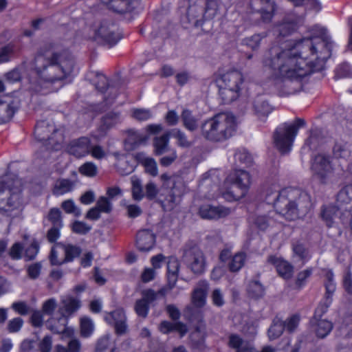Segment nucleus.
Instances as JSON below:
<instances>
[{"mask_svg":"<svg viewBox=\"0 0 352 352\" xmlns=\"http://www.w3.org/2000/svg\"><path fill=\"white\" fill-rule=\"evenodd\" d=\"M281 45L280 49L275 46L270 49L263 65L266 76L285 96L299 91L303 78L323 68L333 47L331 42L319 37L289 39Z\"/></svg>","mask_w":352,"mask_h":352,"instance_id":"1","label":"nucleus"},{"mask_svg":"<svg viewBox=\"0 0 352 352\" xmlns=\"http://www.w3.org/2000/svg\"><path fill=\"white\" fill-rule=\"evenodd\" d=\"M74 61L67 51L56 44L44 45L38 52L32 63L30 89L42 94L58 89L54 87L72 72Z\"/></svg>","mask_w":352,"mask_h":352,"instance_id":"2","label":"nucleus"},{"mask_svg":"<svg viewBox=\"0 0 352 352\" xmlns=\"http://www.w3.org/2000/svg\"><path fill=\"white\" fill-rule=\"evenodd\" d=\"M266 199L268 203L272 202L276 212H270L268 216L257 215L252 218L251 221L260 230H266L274 226L276 221L281 223L283 218L289 221L298 219V206H304L302 202L306 204L305 207L309 204V197L306 193L293 188L283 189L278 194L268 195Z\"/></svg>","mask_w":352,"mask_h":352,"instance_id":"3","label":"nucleus"},{"mask_svg":"<svg viewBox=\"0 0 352 352\" xmlns=\"http://www.w3.org/2000/svg\"><path fill=\"white\" fill-rule=\"evenodd\" d=\"M22 182L16 176L0 177V212L8 216L19 214L23 208Z\"/></svg>","mask_w":352,"mask_h":352,"instance_id":"4","label":"nucleus"},{"mask_svg":"<svg viewBox=\"0 0 352 352\" xmlns=\"http://www.w3.org/2000/svg\"><path fill=\"white\" fill-rule=\"evenodd\" d=\"M236 126L234 116L230 113H223L206 121L201 126V131L206 139L221 141L231 137Z\"/></svg>","mask_w":352,"mask_h":352,"instance_id":"5","label":"nucleus"},{"mask_svg":"<svg viewBox=\"0 0 352 352\" xmlns=\"http://www.w3.org/2000/svg\"><path fill=\"white\" fill-rule=\"evenodd\" d=\"M251 184V177L245 170L236 169L226 178L220 188L221 197L228 201H234L245 197Z\"/></svg>","mask_w":352,"mask_h":352,"instance_id":"6","label":"nucleus"},{"mask_svg":"<svg viewBox=\"0 0 352 352\" xmlns=\"http://www.w3.org/2000/svg\"><path fill=\"white\" fill-rule=\"evenodd\" d=\"M327 281L325 287L327 296L324 302H320L315 311V314L311 320V328L318 338L326 337L332 330V323L327 320L320 319L323 314L327 312L331 304V296L336 290V284L333 281V274L332 271L327 270L325 274Z\"/></svg>","mask_w":352,"mask_h":352,"instance_id":"7","label":"nucleus"},{"mask_svg":"<svg viewBox=\"0 0 352 352\" xmlns=\"http://www.w3.org/2000/svg\"><path fill=\"white\" fill-rule=\"evenodd\" d=\"M311 170L315 177L321 183L328 184L336 181L344 172V166H336L330 160V157L319 153L312 160Z\"/></svg>","mask_w":352,"mask_h":352,"instance_id":"8","label":"nucleus"},{"mask_svg":"<svg viewBox=\"0 0 352 352\" xmlns=\"http://www.w3.org/2000/svg\"><path fill=\"white\" fill-rule=\"evenodd\" d=\"M352 209V184L342 188L338 193L336 205L325 206L322 210V217L327 226H332L342 213Z\"/></svg>","mask_w":352,"mask_h":352,"instance_id":"9","label":"nucleus"},{"mask_svg":"<svg viewBox=\"0 0 352 352\" xmlns=\"http://www.w3.org/2000/svg\"><path fill=\"white\" fill-rule=\"evenodd\" d=\"M216 82L222 100L229 103L239 97L243 77L241 72L233 70L222 74Z\"/></svg>","mask_w":352,"mask_h":352,"instance_id":"10","label":"nucleus"},{"mask_svg":"<svg viewBox=\"0 0 352 352\" xmlns=\"http://www.w3.org/2000/svg\"><path fill=\"white\" fill-rule=\"evenodd\" d=\"M305 125V121L297 118L293 123H284L277 127L274 142L276 147L282 153L289 152L298 129Z\"/></svg>","mask_w":352,"mask_h":352,"instance_id":"11","label":"nucleus"},{"mask_svg":"<svg viewBox=\"0 0 352 352\" xmlns=\"http://www.w3.org/2000/svg\"><path fill=\"white\" fill-rule=\"evenodd\" d=\"M80 301L76 297L70 296H65L61 300V306L59 312L61 317L58 319V326L49 324V329L56 333H63L70 336L74 334V329L67 327V318L80 307Z\"/></svg>","mask_w":352,"mask_h":352,"instance_id":"12","label":"nucleus"},{"mask_svg":"<svg viewBox=\"0 0 352 352\" xmlns=\"http://www.w3.org/2000/svg\"><path fill=\"white\" fill-rule=\"evenodd\" d=\"M184 260L193 274L200 275L205 272L207 267L206 258L199 248L193 246L186 249Z\"/></svg>","mask_w":352,"mask_h":352,"instance_id":"13","label":"nucleus"},{"mask_svg":"<svg viewBox=\"0 0 352 352\" xmlns=\"http://www.w3.org/2000/svg\"><path fill=\"white\" fill-rule=\"evenodd\" d=\"M80 253V249L70 244L56 243L52 249L50 262L52 265H59L72 261Z\"/></svg>","mask_w":352,"mask_h":352,"instance_id":"14","label":"nucleus"},{"mask_svg":"<svg viewBox=\"0 0 352 352\" xmlns=\"http://www.w3.org/2000/svg\"><path fill=\"white\" fill-rule=\"evenodd\" d=\"M115 27L111 28L106 24H102L100 27H96L93 30L89 38L95 41L98 44L111 47L116 45L120 38L115 33Z\"/></svg>","mask_w":352,"mask_h":352,"instance_id":"15","label":"nucleus"},{"mask_svg":"<svg viewBox=\"0 0 352 352\" xmlns=\"http://www.w3.org/2000/svg\"><path fill=\"white\" fill-rule=\"evenodd\" d=\"M161 179L164 182L170 180L175 183L172 189L168 191L167 197L164 200L160 199V202L164 210H170L175 207L176 204L179 202L180 197L184 192L185 187L181 182L177 184L175 179L172 178L168 174H162L161 175Z\"/></svg>","mask_w":352,"mask_h":352,"instance_id":"16","label":"nucleus"},{"mask_svg":"<svg viewBox=\"0 0 352 352\" xmlns=\"http://www.w3.org/2000/svg\"><path fill=\"white\" fill-rule=\"evenodd\" d=\"M113 11L123 14L126 12H138L142 9L140 0H101Z\"/></svg>","mask_w":352,"mask_h":352,"instance_id":"17","label":"nucleus"},{"mask_svg":"<svg viewBox=\"0 0 352 352\" xmlns=\"http://www.w3.org/2000/svg\"><path fill=\"white\" fill-rule=\"evenodd\" d=\"M251 8L255 12L261 14L263 22H269L276 10L274 0H251Z\"/></svg>","mask_w":352,"mask_h":352,"instance_id":"18","label":"nucleus"},{"mask_svg":"<svg viewBox=\"0 0 352 352\" xmlns=\"http://www.w3.org/2000/svg\"><path fill=\"white\" fill-rule=\"evenodd\" d=\"M159 294L164 295V290L161 289L158 292H155L153 289L143 290L142 292V298L135 303V309L137 314L142 317H146L148 311V304L156 300Z\"/></svg>","mask_w":352,"mask_h":352,"instance_id":"19","label":"nucleus"},{"mask_svg":"<svg viewBox=\"0 0 352 352\" xmlns=\"http://www.w3.org/2000/svg\"><path fill=\"white\" fill-rule=\"evenodd\" d=\"M209 284L205 280H199L192 290L191 303L196 308H201L206 303Z\"/></svg>","mask_w":352,"mask_h":352,"instance_id":"20","label":"nucleus"},{"mask_svg":"<svg viewBox=\"0 0 352 352\" xmlns=\"http://www.w3.org/2000/svg\"><path fill=\"white\" fill-rule=\"evenodd\" d=\"M90 143V140L86 137L74 140L67 146V152L77 158L85 157L89 154Z\"/></svg>","mask_w":352,"mask_h":352,"instance_id":"21","label":"nucleus"},{"mask_svg":"<svg viewBox=\"0 0 352 352\" xmlns=\"http://www.w3.org/2000/svg\"><path fill=\"white\" fill-rule=\"evenodd\" d=\"M199 213L203 219H217L229 215L230 210L223 206H214L206 204L201 206Z\"/></svg>","mask_w":352,"mask_h":352,"instance_id":"22","label":"nucleus"},{"mask_svg":"<svg viewBox=\"0 0 352 352\" xmlns=\"http://www.w3.org/2000/svg\"><path fill=\"white\" fill-rule=\"evenodd\" d=\"M104 320L108 324L115 327L118 334H122L126 330V316L122 309H116L106 314Z\"/></svg>","mask_w":352,"mask_h":352,"instance_id":"23","label":"nucleus"},{"mask_svg":"<svg viewBox=\"0 0 352 352\" xmlns=\"http://www.w3.org/2000/svg\"><path fill=\"white\" fill-rule=\"evenodd\" d=\"M333 155L336 160H340V164L344 166V171L349 170L351 150L349 144L342 141H337L333 147Z\"/></svg>","mask_w":352,"mask_h":352,"instance_id":"24","label":"nucleus"},{"mask_svg":"<svg viewBox=\"0 0 352 352\" xmlns=\"http://www.w3.org/2000/svg\"><path fill=\"white\" fill-rule=\"evenodd\" d=\"M155 243V236L149 230L144 229L139 231L136 236V245L140 251L151 250Z\"/></svg>","mask_w":352,"mask_h":352,"instance_id":"25","label":"nucleus"},{"mask_svg":"<svg viewBox=\"0 0 352 352\" xmlns=\"http://www.w3.org/2000/svg\"><path fill=\"white\" fill-rule=\"evenodd\" d=\"M268 262L276 269L280 276L284 279H289L293 275V266L287 261L276 256H270Z\"/></svg>","mask_w":352,"mask_h":352,"instance_id":"26","label":"nucleus"},{"mask_svg":"<svg viewBox=\"0 0 352 352\" xmlns=\"http://www.w3.org/2000/svg\"><path fill=\"white\" fill-rule=\"evenodd\" d=\"M179 270V262L178 259L175 256L169 257L167 262V278L169 289H172L175 286L177 280Z\"/></svg>","mask_w":352,"mask_h":352,"instance_id":"27","label":"nucleus"},{"mask_svg":"<svg viewBox=\"0 0 352 352\" xmlns=\"http://www.w3.org/2000/svg\"><path fill=\"white\" fill-rule=\"evenodd\" d=\"M116 160V166L122 175H129L134 170V165L130 163L129 156L125 154L114 153Z\"/></svg>","mask_w":352,"mask_h":352,"instance_id":"28","label":"nucleus"},{"mask_svg":"<svg viewBox=\"0 0 352 352\" xmlns=\"http://www.w3.org/2000/svg\"><path fill=\"white\" fill-rule=\"evenodd\" d=\"M137 160L144 166L145 171L152 176H156L158 173L157 166L155 160L146 156L144 153H140L136 155Z\"/></svg>","mask_w":352,"mask_h":352,"instance_id":"29","label":"nucleus"},{"mask_svg":"<svg viewBox=\"0 0 352 352\" xmlns=\"http://www.w3.org/2000/svg\"><path fill=\"white\" fill-rule=\"evenodd\" d=\"M229 345L237 349L236 352H257L250 342H244L236 335L230 336Z\"/></svg>","mask_w":352,"mask_h":352,"instance_id":"30","label":"nucleus"},{"mask_svg":"<svg viewBox=\"0 0 352 352\" xmlns=\"http://www.w3.org/2000/svg\"><path fill=\"white\" fill-rule=\"evenodd\" d=\"M146 140V138L138 131L130 129L127 131V137L124 141L125 147L128 150H133Z\"/></svg>","mask_w":352,"mask_h":352,"instance_id":"31","label":"nucleus"},{"mask_svg":"<svg viewBox=\"0 0 352 352\" xmlns=\"http://www.w3.org/2000/svg\"><path fill=\"white\" fill-rule=\"evenodd\" d=\"M76 186V181L69 179H58L54 187V194L63 195L72 191Z\"/></svg>","mask_w":352,"mask_h":352,"instance_id":"32","label":"nucleus"},{"mask_svg":"<svg viewBox=\"0 0 352 352\" xmlns=\"http://www.w3.org/2000/svg\"><path fill=\"white\" fill-rule=\"evenodd\" d=\"M300 19L295 21H285L274 28V34L279 38V42L281 41L280 37H285L294 32L297 28V23Z\"/></svg>","mask_w":352,"mask_h":352,"instance_id":"33","label":"nucleus"},{"mask_svg":"<svg viewBox=\"0 0 352 352\" xmlns=\"http://www.w3.org/2000/svg\"><path fill=\"white\" fill-rule=\"evenodd\" d=\"M160 331L163 333H168L171 331H177L180 337H183L187 332V327L181 322L172 323L168 321H163L160 325Z\"/></svg>","mask_w":352,"mask_h":352,"instance_id":"34","label":"nucleus"},{"mask_svg":"<svg viewBox=\"0 0 352 352\" xmlns=\"http://www.w3.org/2000/svg\"><path fill=\"white\" fill-rule=\"evenodd\" d=\"M14 113L15 109L10 102L0 99V124L9 122Z\"/></svg>","mask_w":352,"mask_h":352,"instance_id":"35","label":"nucleus"},{"mask_svg":"<svg viewBox=\"0 0 352 352\" xmlns=\"http://www.w3.org/2000/svg\"><path fill=\"white\" fill-rule=\"evenodd\" d=\"M95 325L93 320L87 317L83 316L80 319V336L83 338L90 337L94 331Z\"/></svg>","mask_w":352,"mask_h":352,"instance_id":"36","label":"nucleus"},{"mask_svg":"<svg viewBox=\"0 0 352 352\" xmlns=\"http://www.w3.org/2000/svg\"><path fill=\"white\" fill-rule=\"evenodd\" d=\"M294 257L305 263L310 258L308 250L300 242H296L292 245Z\"/></svg>","mask_w":352,"mask_h":352,"instance_id":"37","label":"nucleus"},{"mask_svg":"<svg viewBox=\"0 0 352 352\" xmlns=\"http://www.w3.org/2000/svg\"><path fill=\"white\" fill-rule=\"evenodd\" d=\"M169 137L164 134L160 137H156L154 140V148L156 155H162L170 149L168 148Z\"/></svg>","mask_w":352,"mask_h":352,"instance_id":"38","label":"nucleus"},{"mask_svg":"<svg viewBox=\"0 0 352 352\" xmlns=\"http://www.w3.org/2000/svg\"><path fill=\"white\" fill-rule=\"evenodd\" d=\"M284 328L283 322L278 318H275L268 330L269 339L273 340L278 338L283 333Z\"/></svg>","mask_w":352,"mask_h":352,"instance_id":"39","label":"nucleus"},{"mask_svg":"<svg viewBox=\"0 0 352 352\" xmlns=\"http://www.w3.org/2000/svg\"><path fill=\"white\" fill-rule=\"evenodd\" d=\"M182 119L184 126L189 131H194L198 126L199 120L192 115L191 111L188 109L183 111Z\"/></svg>","mask_w":352,"mask_h":352,"instance_id":"40","label":"nucleus"},{"mask_svg":"<svg viewBox=\"0 0 352 352\" xmlns=\"http://www.w3.org/2000/svg\"><path fill=\"white\" fill-rule=\"evenodd\" d=\"M248 294L252 298H258L263 296L264 289L257 280L251 281L247 288Z\"/></svg>","mask_w":352,"mask_h":352,"instance_id":"41","label":"nucleus"},{"mask_svg":"<svg viewBox=\"0 0 352 352\" xmlns=\"http://www.w3.org/2000/svg\"><path fill=\"white\" fill-rule=\"evenodd\" d=\"M131 180L132 184L133 198L137 201L142 199L144 194L140 179L137 176H133Z\"/></svg>","mask_w":352,"mask_h":352,"instance_id":"42","label":"nucleus"},{"mask_svg":"<svg viewBox=\"0 0 352 352\" xmlns=\"http://www.w3.org/2000/svg\"><path fill=\"white\" fill-rule=\"evenodd\" d=\"M78 171L81 175L85 177H94L98 173V167L94 163L87 162L79 167Z\"/></svg>","mask_w":352,"mask_h":352,"instance_id":"43","label":"nucleus"},{"mask_svg":"<svg viewBox=\"0 0 352 352\" xmlns=\"http://www.w3.org/2000/svg\"><path fill=\"white\" fill-rule=\"evenodd\" d=\"M120 122V116L116 113H109L102 119V130L108 129Z\"/></svg>","mask_w":352,"mask_h":352,"instance_id":"44","label":"nucleus"},{"mask_svg":"<svg viewBox=\"0 0 352 352\" xmlns=\"http://www.w3.org/2000/svg\"><path fill=\"white\" fill-rule=\"evenodd\" d=\"M245 254L243 252L236 254L229 263V268L231 272L239 271L244 265Z\"/></svg>","mask_w":352,"mask_h":352,"instance_id":"45","label":"nucleus"},{"mask_svg":"<svg viewBox=\"0 0 352 352\" xmlns=\"http://www.w3.org/2000/svg\"><path fill=\"white\" fill-rule=\"evenodd\" d=\"M295 6H301L306 5L310 8L316 10L317 12L320 11L322 9L321 3L319 0H289Z\"/></svg>","mask_w":352,"mask_h":352,"instance_id":"46","label":"nucleus"},{"mask_svg":"<svg viewBox=\"0 0 352 352\" xmlns=\"http://www.w3.org/2000/svg\"><path fill=\"white\" fill-rule=\"evenodd\" d=\"M254 108L255 114L259 119L265 120L267 118L270 111L268 104L266 102H262L258 103L254 105Z\"/></svg>","mask_w":352,"mask_h":352,"instance_id":"47","label":"nucleus"},{"mask_svg":"<svg viewBox=\"0 0 352 352\" xmlns=\"http://www.w3.org/2000/svg\"><path fill=\"white\" fill-rule=\"evenodd\" d=\"M132 116L140 121H146L152 118L153 113L149 109H135L132 111Z\"/></svg>","mask_w":352,"mask_h":352,"instance_id":"48","label":"nucleus"},{"mask_svg":"<svg viewBox=\"0 0 352 352\" xmlns=\"http://www.w3.org/2000/svg\"><path fill=\"white\" fill-rule=\"evenodd\" d=\"M38 252V243L34 240L30 246L26 247L24 252V258L26 260H32L34 259Z\"/></svg>","mask_w":352,"mask_h":352,"instance_id":"49","label":"nucleus"},{"mask_svg":"<svg viewBox=\"0 0 352 352\" xmlns=\"http://www.w3.org/2000/svg\"><path fill=\"white\" fill-rule=\"evenodd\" d=\"M62 208L67 213L74 214L76 217L80 215V210L76 207L74 202L71 199L63 201L62 204Z\"/></svg>","mask_w":352,"mask_h":352,"instance_id":"50","label":"nucleus"},{"mask_svg":"<svg viewBox=\"0 0 352 352\" xmlns=\"http://www.w3.org/2000/svg\"><path fill=\"white\" fill-rule=\"evenodd\" d=\"M14 51V47L12 45H8L3 47L0 51V64L9 61Z\"/></svg>","mask_w":352,"mask_h":352,"instance_id":"51","label":"nucleus"},{"mask_svg":"<svg viewBox=\"0 0 352 352\" xmlns=\"http://www.w3.org/2000/svg\"><path fill=\"white\" fill-rule=\"evenodd\" d=\"M48 217L54 226L62 227L61 212L59 209H51Z\"/></svg>","mask_w":352,"mask_h":352,"instance_id":"52","label":"nucleus"},{"mask_svg":"<svg viewBox=\"0 0 352 352\" xmlns=\"http://www.w3.org/2000/svg\"><path fill=\"white\" fill-rule=\"evenodd\" d=\"M89 154L96 159L102 160L107 156V152L102 146L100 145L89 146Z\"/></svg>","mask_w":352,"mask_h":352,"instance_id":"53","label":"nucleus"},{"mask_svg":"<svg viewBox=\"0 0 352 352\" xmlns=\"http://www.w3.org/2000/svg\"><path fill=\"white\" fill-rule=\"evenodd\" d=\"M40 352H51L52 348V338L45 336L38 344Z\"/></svg>","mask_w":352,"mask_h":352,"instance_id":"54","label":"nucleus"},{"mask_svg":"<svg viewBox=\"0 0 352 352\" xmlns=\"http://www.w3.org/2000/svg\"><path fill=\"white\" fill-rule=\"evenodd\" d=\"M101 212L108 213L111 210V204L105 197H101L98 199L96 206Z\"/></svg>","mask_w":352,"mask_h":352,"instance_id":"55","label":"nucleus"},{"mask_svg":"<svg viewBox=\"0 0 352 352\" xmlns=\"http://www.w3.org/2000/svg\"><path fill=\"white\" fill-rule=\"evenodd\" d=\"M300 322V316L298 314L292 315L284 323L286 329L292 332L298 327Z\"/></svg>","mask_w":352,"mask_h":352,"instance_id":"56","label":"nucleus"},{"mask_svg":"<svg viewBox=\"0 0 352 352\" xmlns=\"http://www.w3.org/2000/svg\"><path fill=\"white\" fill-rule=\"evenodd\" d=\"M234 157L236 160H238L245 164H250L252 162V157L250 154L245 149L238 151Z\"/></svg>","mask_w":352,"mask_h":352,"instance_id":"57","label":"nucleus"},{"mask_svg":"<svg viewBox=\"0 0 352 352\" xmlns=\"http://www.w3.org/2000/svg\"><path fill=\"white\" fill-rule=\"evenodd\" d=\"M72 230L74 232L85 234L91 230V226L82 221H75L72 225Z\"/></svg>","mask_w":352,"mask_h":352,"instance_id":"58","label":"nucleus"},{"mask_svg":"<svg viewBox=\"0 0 352 352\" xmlns=\"http://www.w3.org/2000/svg\"><path fill=\"white\" fill-rule=\"evenodd\" d=\"M110 343V336L109 334H106L102 336L100 339H98L96 347V352H103L105 351Z\"/></svg>","mask_w":352,"mask_h":352,"instance_id":"59","label":"nucleus"},{"mask_svg":"<svg viewBox=\"0 0 352 352\" xmlns=\"http://www.w3.org/2000/svg\"><path fill=\"white\" fill-rule=\"evenodd\" d=\"M212 303L217 307H221L223 305L225 301L223 294L219 289H215L212 293Z\"/></svg>","mask_w":352,"mask_h":352,"instance_id":"60","label":"nucleus"},{"mask_svg":"<svg viewBox=\"0 0 352 352\" xmlns=\"http://www.w3.org/2000/svg\"><path fill=\"white\" fill-rule=\"evenodd\" d=\"M173 136L177 140V144L183 147H187L190 145L185 134L180 130L175 129L173 131Z\"/></svg>","mask_w":352,"mask_h":352,"instance_id":"61","label":"nucleus"},{"mask_svg":"<svg viewBox=\"0 0 352 352\" xmlns=\"http://www.w3.org/2000/svg\"><path fill=\"white\" fill-rule=\"evenodd\" d=\"M5 78L8 82L14 83L21 80V74L18 68H15L6 73Z\"/></svg>","mask_w":352,"mask_h":352,"instance_id":"62","label":"nucleus"},{"mask_svg":"<svg viewBox=\"0 0 352 352\" xmlns=\"http://www.w3.org/2000/svg\"><path fill=\"white\" fill-rule=\"evenodd\" d=\"M22 250L23 247L20 243H14L9 252L10 257L15 260L20 259L22 257Z\"/></svg>","mask_w":352,"mask_h":352,"instance_id":"63","label":"nucleus"},{"mask_svg":"<svg viewBox=\"0 0 352 352\" xmlns=\"http://www.w3.org/2000/svg\"><path fill=\"white\" fill-rule=\"evenodd\" d=\"M23 321L21 318H15L11 320L8 323V331L10 333L19 331L22 327Z\"/></svg>","mask_w":352,"mask_h":352,"instance_id":"64","label":"nucleus"}]
</instances>
